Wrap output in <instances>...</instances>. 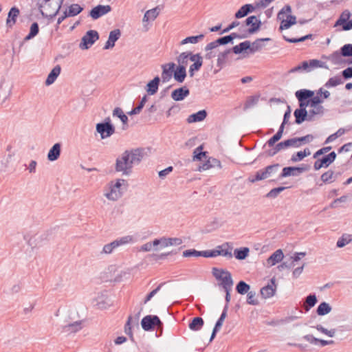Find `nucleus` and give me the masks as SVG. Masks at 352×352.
<instances>
[{
  "instance_id": "51",
  "label": "nucleus",
  "mask_w": 352,
  "mask_h": 352,
  "mask_svg": "<svg viewBox=\"0 0 352 352\" xmlns=\"http://www.w3.org/2000/svg\"><path fill=\"white\" fill-rule=\"evenodd\" d=\"M204 37V34H199V35H197V36H188V37H186V38L183 39L182 41H181V45H185V44H187V43H193V44H195V43H197L199 41H200L201 40H202Z\"/></svg>"
},
{
  "instance_id": "43",
  "label": "nucleus",
  "mask_w": 352,
  "mask_h": 352,
  "mask_svg": "<svg viewBox=\"0 0 352 352\" xmlns=\"http://www.w3.org/2000/svg\"><path fill=\"white\" fill-rule=\"evenodd\" d=\"M308 112L309 114V122H311L314 120L315 116H322L324 113V108L323 106H316V107H312V109H310Z\"/></svg>"
},
{
  "instance_id": "42",
  "label": "nucleus",
  "mask_w": 352,
  "mask_h": 352,
  "mask_svg": "<svg viewBox=\"0 0 352 352\" xmlns=\"http://www.w3.org/2000/svg\"><path fill=\"white\" fill-rule=\"evenodd\" d=\"M113 116L120 118L123 125L127 124L129 120L128 117L124 114L121 108L116 107L113 111Z\"/></svg>"
},
{
  "instance_id": "53",
  "label": "nucleus",
  "mask_w": 352,
  "mask_h": 352,
  "mask_svg": "<svg viewBox=\"0 0 352 352\" xmlns=\"http://www.w3.org/2000/svg\"><path fill=\"white\" fill-rule=\"evenodd\" d=\"M263 47L261 40L256 39L252 44L250 42V48H248L250 53L254 54V52L261 50Z\"/></svg>"
},
{
  "instance_id": "13",
  "label": "nucleus",
  "mask_w": 352,
  "mask_h": 352,
  "mask_svg": "<svg viewBox=\"0 0 352 352\" xmlns=\"http://www.w3.org/2000/svg\"><path fill=\"white\" fill-rule=\"evenodd\" d=\"M271 285L268 284L266 286L263 287L261 290V295L263 298H269L275 295L277 285L276 284L275 278H272L270 280Z\"/></svg>"
},
{
  "instance_id": "24",
  "label": "nucleus",
  "mask_w": 352,
  "mask_h": 352,
  "mask_svg": "<svg viewBox=\"0 0 352 352\" xmlns=\"http://www.w3.org/2000/svg\"><path fill=\"white\" fill-rule=\"evenodd\" d=\"M256 7L252 4H245L235 13L234 16L236 19H241L246 16L248 14L254 12Z\"/></svg>"
},
{
  "instance_id": "57",
  "label": "nucleus",
  "mask_w": 352,
  "mask_h": 352,
  "mask_svg": "<svg viewBox=\"0 0 352 352\" xmlns=\"http://www.w3.org/2000/svg\"><path fill=\"white\" fill-rule=\"evenodd\" d=\"M342 56L351 57L352 56V44H345L340 48Z\"/></svg>"
},
{
  "instance_id": "28",
  "label": "nucleus",
  "mask_w": 352,
  "mask_h": 352,
  "mask_svg": "<svg viewBox=\"0 0 352 352\" xmlns=\"http://www.w3.org/2000/svg\"><path fill=\"white\" fill-rule=\"evenodd\" d=\"M314 95V91L309 89H300L295 93L298 101L310 100Z\"/></svg>"
},
{
  "instance_id": "16",
  "label": "nucleus",
  "mask_w": 352,
  "mask_h": 352,
  "mask_svg": "<svg viewBox=\"0 0 352 352\" xmlns=\"http://www.w3.org/2000/svg\"><path fill=\"white\" fill-rule=\"evenodd\" d=\"M230 43H232V42L231 41V37H230L229 35H227V36H225L223 37H220V38H217V40L207 44L206 46L205 47V50L206 51L212 50L217 47L219 45H225Z\"/></svg>"
},
{
  "instance_id": "22",
  "label": "nucleus",
  "mask_w": 352,
  "mask_h": 352,
  "mask_svg": "<svg viewBox=\"0 0 352 352\" xmlns=\"http://www.w3.org/2000/svg\"><path fill=\"white\" fill-rule=\"evenodd\" d=\"M295 117V123L297 124H302L304 121H309V114L307 110L296 109L294 112Z\"/></svg>"
},
{
  "instance_id": "64",
  "label": "nucleus",
  "mask_w": 352,
  "mask_h": 352,
  "mask_svg": "<svg viewBox=\"0 0 352 352\" xmlns=\"http://www.w3.org/2000/svg\"><path fill=\"white\" fill-rule=\"evenodd\" d=\"M10 93V89L2 84L0 85V98L3 100L7 99Z\"/></svg>"
},
{
  "instance_id": "62",
  "label": "nucleus",
  "mask_w": 352,
  "mask_h": 352,
  "mask_svg": "<svg viewBox=\"0 0 352 352\" xmlns=\"http://www.w3.org/2000/svg\"><path fill=\"white\" fill-rule=\"evenodd\" d=\"M286 188V187H283V186H280V187H278V188H274L273 189H272L267 195H266V197H268V198H275L278 196V195L283 192L285 189Z\"/></svg>"
},
{
  "instance_id": "8",
  "label": "nucleus",
  "mask_w": 352,
  "mask_h": 352,
  "mask_svg": "<svg viewBox=\"0 0 352 352\" xmlns=\"http://www.w3.org/2000/svg\"><path fill=\"white\" fill-rule=\"evenodd\" d=\"M98 39L99 34L97 31L89 30L82 36L79 47L82 50H87Z\"/></svg>"
},
{
  "instance_id": "15",
  "label": "nucleus",
  "mask_w": 352,
  "mask_h": 352,
  "mask_svg": "<svg viewBox=\"0 0 352 352\" xmlns=\"http://www.w3.org/2000/svg\"><path fill=\"white\" fill-rule=\"evenodd\" d=\"M294 141L292 140V138H290L278 143L272 149L268 151V155L274 156L282 149L289 147H294Z\"/></svg>"
},
{
  "instance_id": "10",
  "label": "nucleus",
  "mask_w": 352,
  "mask_h": 352,
  "mask_svg": "<svg viewBox=\"0 0 352 352\" xmlns=\"http://www.w3.org/2000/svg\"><path fill=\"white\" fill-rule=\"evenodd\" d=\"M336 158V153L334 151L331 152L327 155L323 156L320 159H318L314 164V168L316 170H320L321 168H327L332 164Z\"/></svg>"
},
{
  "instance_id": "48",
  "label": "nucleus",
  "mask_w": 352,
  "mask_h": 352,
  "mask_svg": "<svg viewBox=\"0 0 352 352\" xmlns=\"http://www.w3.org/2000/svg\"><path fill=\"white\" fill-rule=\"evenodd\" d=\"M188 52H184L181 53L177 58V62L178 63V67H186L188 63Z\"/></svg>"
},
{
  "instance_id": "11",
  "label": "nucleus",
  "mask_w": 352,
  "mask_h": 352,
  "mask_svg": "<svg viewBox=\"0 0 352 352\" xmlns=\"http://www.w3.org/2000/svg\"><path fill=\"white\" fill-rule=\"evenodd\" d=\"M162 72V81L165 83L168 82L172 77L173 76V72L175 67V64L174 63H168L161 66Z\"/></svg>"
},
{
  "instance_id": "5",
  "label": "nucleus",
  "mask_w": 352,
  "mask_h": 352,
  "mask_svg": "<svg viewBox=\"0 0 352 352\" xmlns=\"http://www.w3.org/2000/svg\"><path fill=\"white\" fill-rule=\"evenodd\" d=\"M128 153L130 155L131 163L134 166L139 164L145 157L148 156L151 149L149 148H137L128 150Z\"/></svg>"
},
{
  "instance_id": "3",
  "label": "nucleus",
  "mask_w": 352,
  "mask_h": 352,
  "mask_svg": "<svg viewBox=\"0 0 352 352\" xmlns=\"http://www.w3.org/2000/svg\"><path fill=\"white\" fill-rule=\"evenodd\" d=\"M96 130L100 135L101 139L109 138L116 131L115 126L111 123L109 117L105 118L103 122L98 123L96 126Z\"/></svg>"
},
{
  "instance_id": "31",
  "label": "nucleus",
  "mask_w": 352,
  "mask_h": 352,
  "mask_svg": "<svg viewBox=\"0 0 352 352\" xmlns=\"http://www.w3.org/2000/svg\"><path fill=\"white\" fill-rule=\"evenodd\" d=\"M204 324V321L202 318L195 317L192 319L188 327L190 330L197 331L200 330L203 327Z\"/></svg>"
},
{
  "instance_id": "37",
  "label": "nucleus",
  "mask_w": 352,
  "mask_h": 352,
  "mask_svg": "<svg viewBox=\"0 0 352 352\" xmlns=\"http://www.w3.org/2000/svg\"><path fill=\"white\" fill-rule=\"evenodd\" d=\"M248 48H250V41H245L244 42L240 43L237 45L234 46L232 48L229 49V50H231V52L239 54L248 50Z\"/></svg>"
},
{
  "instance_id": "39",
  "label": "nucleus",
  "mask_w": 352,
  "mask_h": 352,
  "mask_svg": "<svg viewBox=\"0 0 352 352\" xmlns=\"http://www.w3.org/2000/svg\"><path fill=\"white\" fill-rule=\"evenodd\" d=\"M249 252L250 249L248 248H236L234 251V256L238 260H244L248 257Z\"/></svg>"
},
{
  "instance_id": "54",
  "label": "nucleus",
  "mask_w": 352,
  "mask_h": 352,
  "mask_svg": "<svg viewBox=\"0 0 352 352\" xmlns=\"http://www.w3.org/2000/svg\"><path fill=\"white\" fill-rule=\"evenodd\" d=\"M147 101V96H143V98H142L141 101L140 102L139 104L137 105L136 107L133 108L131 111H129L128 113L129 115H135V114H138L141 110L142 109V108L144 107L145 103Z\"/></svg>"
},
{
  "instance_id": "58",
  "label": "nucleus",
  "mask_w": 352,
  "mask_h": 352,
  "mask_svg": "<svg viewBox=\"0 0 352 352\" xmlns=\"http://www.w3.org/2000/svg\"><path fill=\"white\" fill-rule=\"evenodd\" d=\"M203 146H199L193 152V160H201L203 157L206 156V152L202 151Z\"/></svg>"
},
{
  "instance_id": "59",
  "label": "nucleus",
  "mask_w": 352,
  "mask_h": 352,
  "mask_svg": "<svg viewBox=\"0 0 352 352\" xmlns=\"http://www.w3.org/2000/svg\"><path fill=\"white\" fill-rule=\"evenodd\" d=\"M113 241H114V243H117L116 248H118L120 245H125V244L132 242L133 236L128 235V236H125L121 237L120 239H118Z\"/></svg>"
},
{
  "instance_id": "30",
  "label": "nucleus",
  "mask_w": 352,
  "mask_h": 352,
  "mask_svg": "<svg viewBox=\"0 0 352 352\" xmlns=\"http://www.w3.org/2000/svg\"><path fill=\"white\" fill-rule=\"evenodd\" d=\"M231 53V50H229V49L226 50L225 51L220 52L218 54V58L217 60V66L219 67V69H222L227 61L228 55Z\"/></svg>"
},
{
  "instance_id": "56",
  "label": "nucleus",
  "mask_w": 352,
  "mask_h": 352,
  "mask_svg": "<svg viewBox=\"0 0 352 352\" xmlns=\"http://www.w3.org/2000/svg\"><path fill=\"white\" fill-rule=\"evenodd\" d=\"M247 303L252 305H258V300L256 298V292L254 291H249L247 293Z\"/></svg>"
},
{
  "instance_id": "45",
  "label": "nucleus",
  "mask_w": 352,
  "mask_h": 352,
  "mask_svg": "<svg viewBox=\"0 0 352 352\" xmlns=\"http://www.w3.org/2000/svg\"><path fill=\"white\" fill-rule=\"evenodd\" d=\"M225 246L229 247L228 243H226L223 244L222 245L217 247L218 248H221V250H217V256L221 255V256L228 257L229 258H232L233 254H232V252H231L232 248H227V249H223V248Z\"/></svg>"
},
{
  "instance_id": "32",
  "label": "nucleus",
  "mask_w": 352,
  "mask_h": 352,
  "mask_svg": "<svg viewBox=\"0 0 352 352\" xmlns=\"http://www.w3.org/2000/svg\"><path fill=\"white\" fill-rule=\"evenodd\" d=\"M337 179V175L335 174L334 171L332 170H328L325 173H324L321 177L320 179L324 184H331L335 182Z\"/></svg>"
},
{
  "instance_id": "36",
  "label": "nucleus",
  "mask_w": 352,
  "mask_h": 352,
  "mask_svg": "<svg viewBox=\"0 0 352 352\" xmlns=\"http://www.w3.org/2000/svg\"><path fill=\"white\" fill-rule=\"evenodd\" d=\"M344 81L340 76H335L330 78L324 84L326 88L335 87L338 85L343 84Z\"/></svg>"
},
{
  "instance_id": "17",
  "label": "nucleus",
  "mask_w": 352,
  "mask_h": 352,
  "mask_svg": "<svg viewBox=\"0 0 352 352\" xmlns=\"http://www.w3.org/2000/svg\"><path fill=\"white\" fill-rule=\"evenodd\" d=\"M189 94V89L186 86H183L173 90L171 93V98L175 101H181L183 100Z\"/></svg>"
},
{
  "instance_id": "52",
  "label": "nucleus",
  "mask_w": 352,
  "mask_h": 352,
  "mask_svg": "<svg viewBox=\"0 0 352 352\" xmlns=\"http://www.w3.org/2000/svg\"><path fill=\"white\" fill-rule=\"evenodd\" d=\"M203 65V60H198V61H195L189 67L188 73L189 76L192 78L194 76L195 73L198 72Z\"/></svg>"
},
{
  "instance_id": "35",
  "label": "nucleus",
  "mask_w": 352,
  "mask_h": 352,
  "mask_svg": "<svg viewBox=\"0 0 352 352\" xmlns=\"http://www.w3.org/2000/svg\"><path fill=\"white\" fill-rule=\"evenodd\" d=\"M317 298L316 294H309L305 298V302L304 303L303 307L306 311H309V309L314 307L317 303Z\"/></svg>"
},
{
  "instance_id": "19",
  "label": "nucleus",
  "mask_w": 352,
  "mask_h": 352,
  "mask_svg": "<svg viewBox=\"0 0 352 352\" xmlns=\"http://www.w3.org/2000/svg\"><path fill=\"white\" fill-rule=\"evenodd\" d=\"M20 14L19 9L15 6L11 8L8 14L6 19V25L8 28H12L16 21V19Z\"/></svg>"
},
{
  "instance_id": "27",
  "label": "nucleus",
  "mask_w": 352,
  "mask_h": 352,
  "mask_svg": "<svg viewBox=\"0 0 352 352\" xmlns=\"http://www.w3.org/2000/svg\"><path fill=\"white\" fill-rule=\"evenodd\" d=\"M160 80V78L157 76L152 80L148 82L146 85V91L149 95H154L157 93Z\"/></svg>"
},
{
  "instance_id": "33",
  "label": "nucleus",
  "mask_w": 352,
  "mask_h": 352,
  "mask_svg": "<svg viewBox=\"0 0 352 352\" xmlns=\"http://www.w3.org/2000/svg\"><path fill=\"white\" fill-rule=\"evenodd\" d=\"M284 129L285 126L280 124L277 133L268 140L267 144L270 147L274 146L275 143L280 140L283 134Z\"/></svg>"
},
{
  "instance_id": "14",
  "label": "nucleus",
  "mask_w": 352,
  "mask_h": 352,
  "mask_svg": "<svg viewBox=\"0 0 352 352\" xmlns=\"http://www.w3.org/2000/svg\"><path fill=\"white\" fill-rule=\"evenodd\" d=\"M111 10V7L109 5H98L91 10V11L89 12V16L93 19H98L102 16L109 12Z\"/></svg>"
},
{
  "instance_id": "23",
  "label": "nucleus",
  "mask_w": 352,
  "mask_h": 352,
  "mask_svg": "<svg viewBox=\"0 0 352 352\" xmlns=\"http://www.w3.org/2000/svg\"><path fill=\"white\" fill-rule=\"evenodd\" d=\"M60 151H61L60 143L54 144L48 152L47 160L50 162H54V161L57 160L60 157Z\"/></svg>"
},
{
  "instance_id": "55",
  "label": "nucleus",
  "mask_w": 352,
  "mask_h": 352,
  "mask_svg": "<svg viewBox=\"0 0 352 352\" xmlns=\"http://www.w3.org/2000/svg\"><path fill=\"white\" fill-rule=\"evenodd\" d=\"M341 56H342L341 51L340 52L336 51L329 56V58L333 63L338 65L342 63Z\"/></svg>"
},
{
  "instance_id": "7",
  "label": "nucleus",
  "mask_w": 352,
  "mask_h": 352,
  "mask_svg": "<svg viewBox=\"0 0 352 352\" xmlns=\"http://www.w3.org/2000/svg\"><path fill=\"white\" fill-rule=\"evenodd\" d=\"M310 165L302 164L300 166H287L283 168L279 177H287L289 176H298L300 173L309 170Z\"/></svg>"
},
{
  "instance_id": "29",
  "label": "nucleus",
  "mask_w": 352,
  "mask_h": 352,
  "mask_svg": "<svg viewBox=\"0 0 352 352\" xmlns=\"http://www.w3.org/2000/svg\"><path fill=\"white\" fill-rule=\"evenodd\" d=\"M61 71V68L60 65L55 66L50 73L48 74L47 78L45 80L46 85H50L56 80L57 77L59 76Z\"/></svg>"
},
{
  "instance_id": "41",
  "label": "nucleus",
  "mask_w": 352,
  "mask_h": 352,
  "mask_svg": "<svg viewBox=\"0 0 352 352\" xmlns=\"http://www.w3.org/2000/svg\"><path fill=\"white\" fill-rule=\"evenodd\" d=\"M183 243L180 238H166L163 237L162 247H168L171 245H179Z\"/></svg>"
},
{
  "instance_id": "46",
  "label": "nucleus",
  "mask_w": 352,
  "mask_h": 352,
  "mask_svg": "<svg viewBox=\"0 0 352 352\" xmlns=\"http://www.w3.org/2000/svg\"><path fill=\"white\" fill-rule=\"evenodd\" d=\"M267 175L265 173V169L259 170L254 175H251L249 177V181L252 183H254L257 181L263 180L267 178Z\"/></svg>"
},
{
  "instance_id": "9",
  "label": "nucleus",
  "mask_w": 352,
  "mask_h": 352,
  "mask_svg": "<svg viewBox=\"0 0 352 352\" xmlns=\"http://www.w3.org/2000/svg\"><path fill=\"white\" fill-rule=\"evenodd\" d=\"M351 14L349 10H344L334 24V27L342 26V30L348 31L352 29V19L349 20Z\"/></svg>"
},
{
  "instance_id": "21",
  "label": "nucleus",
  "mask_w": 352,
  "mask_h": 352,
  "mask_svg": "<svg viewBox=\"0 0 352 352\" xmlns=\"http://www.w3.org/2000/svg\"><path fill=\"white\" fill-rule=\"evenodd\" d=\"M82 329V321H76L62 327V333L67 334L76 333Z\"/></svg>"
},
{
  "instance_id": "34",
  "label": "nucleus",
  "mask_w": 352,
  "mask_h": 352,
  "mask_svg": "<svg viewBox=\"0 0 352 352\" xmlns=\"http://www.w3.org/2000/svg\"><path fill=\"white\" fill-rule=\"evenodd\" d=\"M314 137L311 134H308L303 137L293 138L292 140L294 141V147L297 148L301 146L302 144L309 143L313 141Z\"/></svg>"
},
{
  "instance_id": "18",
  "label": "nucleus",
  "mask_w": 352,
  "mask_h": 352,
  "mask_svg": "<svg viewBox=\"0 0 352 352\" xmlns=\"http://www.w3.org/2000/svg\"><path fill=\"white\" fill-rule=\"evenodd\" d=\"M121 32L119 29H116L110 32L108 41L104 47V50L112 48L115 46V43L120 38Z\"/></svg>"
},
{
  "instance_id": "26",
  "label": "nucleus",
  "mask_w": 352,
  "mask_h": 352,
  "mask_svg": "<svg viewBox=\"0 0 352 352\" xmlns=\"http://www.w3.org/2000/svg\"><path fill=\"white\" fill-rule=\"evenodd\" d=\"M186 68L182 67H175L173 72V78L175 81L179 83H182L186 77Z\"/></svg>"
},
{
  "instance_id": "2",
  "label": "nucleus",
  "mask_w": 352,
  "mask_h": 352,
  "mask_svg": "<svg viewBox=\"0 0 352 352\" xmlns=\"http://www.w3.org/2000/svg\"><path fill=\"white\" fill-rule=\"evenodd\" d=\"M212 274L217 280L221 281V285L224 290L231 289L233 285V280L230 272L223 269L213 267Z\"/></svg>"
},
{
  "instance_id": "25",
  "label": "nucleus",
  "mask_w": 352,
  "mask_h": 352,
  "mask_svg": "<svg viewBox=\"0 0 352 352\" xmlns=\"http://www.w3.org/2000/svg\"><path fill=\"white\" fill-rule=\"evenodd\" d=\"M207 116V111L204 109L200 110L195 113L190 115L186 121L188 123H194L203 121Z\"/></svg>"
},
{
  "instance_id": "12",
  "label": "nucleus",
  "mask_w": 352,
  "mask_h": 352,
  "mask_svg": "<svg viewBox=\"0 0 352 352\" xmlns=\"http://www.w3.org/2000/svg\"><path fill=\"white\" fill-rule=\"evenodd\" d=\"M245 24L247 26H250L247 32L249 34H252L260 30L262 23L261 20L258 19L256 16L252 15L245 19Z\"/></svg>"
},
{
  "instance_id": "63",
  "label": "nucleus",
  "mask_w": 352,
  "mask_h": 352,
  "mask_svg": "<svg viewBox=\"0 0 352 352\" xmlns=\"http://www.w3.org/2000/svg\"><path fill=\"white\" fill-rule=\"evenodd\" d=\"M164 285H165V283H160L155 289L148 294L143 302L144 304L147 303L160 290Z\"/></svg>"
},
{
  "instance_id": "4",
  "label": "nucleus",
  "mask_w": 352,
  "mask_h": 352,
  "mask_svg": "<svg viewBox=\"0 0 352 352\" xmlns=\"http://www.w3.org/2000/svg\"><path fill=\"white\" fill-rule=\"evenodd\" d=\"M142 329L146 331H152L155 327H162L163 323L156 315H147L141 321Z\"/></svg>"
},
{
  "instance_id": "61",
  "label": "nucleus",
  "mask_w": 352,
  "mask_h": 352,
  "mask_svg": "<svg viewBox=\"0 0 352 352\" xmlns=\"http://www.w3.org/2000/svg\"><path fill=\"white\" fill-rule=\"evenodd\" d=\"M223 320H222L221 318H219L214 325V327L212 330V334H211V336H210V342H212L213 340V339L215 338L216 336V334L219 331V329H221L222 324H223Z\"/></svg>"
},
{
  "instance_id": "50",
  "label": "nucleus",
  "mask_w": 352,
  "mask_h": 352,
  "mask_svg": "<svg viewBox=\"0 0 352 352\" xmlns=\"http://www.w3.org/2000/svg\"><path fill=\"white\" fill-rule=\"evenodd\" d=\"M83 10V8L81 7L79 4L74 3L72 4L69 7L68 10H67V14L69 16H74L78 15L79 13H80Z\"/></svg>"
},
{
  "instance_id": "1",
  "label": "nucleus",
  "mask_w": 352,
  "mask_h": 352,
  "mask_svg": "<svg viewBox=\"0 0 352 352\" xmlns=\"http://www.w3.org/2000/svg\"><path fill=\"white\" fill-rule=\"evenodd\" d=\"M133 164L131 163L130 155L126 150L116 161L115 169L117 172H122L123 175H129L132 172Z\"/></svg>"
},
{
  "instance_id": "40",
  "label": "nucleus",
  "mask_w": 352,
  "mask_h": 352,
  "mask_svg": "<svg viewBox=\"0 0 352 352\" xmlns=\"http://www.w3.org/2000/svg\"><path fill=\"white\" fill-rule=\"evenodd\" d=\"M331 309L332 308L329 303L322 302L318 305L316 313L318 316H324L330 313Z\"/></svg>"
},
{
  "instance_id": "38",
  "label": "nucleus",
  "mask_w": 352,
  "mask_h": 352,
  "mask_svg": "<svg viewBox=\"0 0 352 352\" xmlns=\"http://www.w3.org/2000/svg\"><path fill=\"white\" fill-rule=\"evenodd\" d=\"M221 167V162L215 158H210L200 166V170H208L212 167Z\"/></svg>"
},
{
  "instance_id": "49",
  "label": "nucleus",
  "mask_w": 352,
  "mask_h": 352,
  "mask_svg": "<svg viewBox=\"0 0 352 352\" xmlns=\"http://www.w3.org/2000/svg\"><path fill=\"white\" fill-rule=\"evenodd\" d=\"M352 241V235L344 234L340 238L338 239L336 245L338 248H343L349 244Z\"/></svg>"
},
{
  "instance_id": "20",
  "label": "nucleus",
  "mask_w": 352,
  "mask_h": 352,
  "mask_svg": "<svg viewBox=\"0 0 352 352\" xmlns=\"http://www.w3.org/2000/svg\"><path fill=\"white\" fill-rule=\"evenodd\" d=\"M284 257L283 250L278 249L276 250L266 261L267 265L270 267L275 265L276 263L280 262Z\"/></svg>"
},
{
  "instance_id": "47",
  "label": "nucleus",
  "mask_w": 352,
  "mask_h": 352,
  "mask_svg": "<svg viewBox=\"0 0 352 352\" xmlns=\"http://www.w3.org/2000/svg\"><path fill=\"white\" fill-rule=\"evenodd\" d=\"M250 289V285H248L243 280H240L236 286V292L241 295H244L247 294L249 292Z\"/></svg>"
},
{
  "instance_id": "44",
  "label": "nucleus",
  "mask_w": 352,
  "mask_h": 352,
  "mask_svg": "<svg viewBox=\"0 0 352 352\" xmlns=\"http://www.w3.org/2000/svg\"><path fill=\"white\" fill-rule=\"evenodd\" d=\"M157 8H153L147 10L143 17V22H147L148 20H155L159 15V11Z\"/></svg>"
},
{
  "instance_id": "6",
  "label": "nucleus",
  "mask_w": 352,
  "mask_h": 352,
  "mask_svg": "<svg viewBox=\"0 0 352 352\" xmlns=\"http://www.w3.org/2000/svg\"><path fill=\"white\" fill-rule=\"evenodd\" d=\"M124 182H126V181L124 179H118L116 181L115 184H113V182H111L110 184V186H109L110 192H107L104 195L105 197L109 200H112V201L118 200L122 195V192L121 191L120 188H121L122 184H124Z\"/></svg>"
},
{
  "instance_id": "60",
  "label": "nucleus",
  "mask_w": 352,
  "mask_h": 352,
  "mask_svg": "<svg viewBox=\"0 0 352 352\" xmlns=\"http://www.w3.org/2000/svg\"><path fill=\"white\" fill-rule=\"evenodd\" d=\"M309 65L311 68L321 67L328 69V66L324 62L317 59H312L309 60Z\"/></svg>"
}]
</instances>
